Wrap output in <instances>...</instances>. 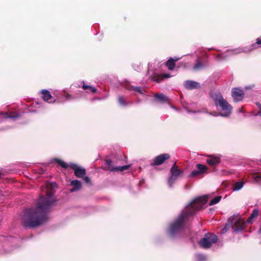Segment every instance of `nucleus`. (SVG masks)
Here are the masks:
<instances>
[{
  "mask_svg": "<svg viewBox=\"0 0 261 261\" xmlns=\"http://www.w3.org/2000/svg\"><path fill=\"white\" fill-rule=\"evenodd\" d=\"M55 192L47 189L46 197L41 196L36 204L35 208L25 210L21 218L22 226L26 228L37 227L48 220L47 214L56 200L51 198Z\"/></svg>",
  "mask_w": 261,
  "mask_h": 261,
  "instance_id": "obj_1",
  "label": "nucleus"
},
{
  "mask_svg": "<svg viewBox=\"0 0 261 261\" xmlns=\"http://www.w3.org/2000/svg\"><path fill=\"white\" fill-rule=\"evenodd\" d=\"M208 197L206 195L195 198L189 205L182 211L179 216H183V220L188 222L190 216L194 215L196 212L202 208L207 202Z\"/></svg>",
  "mask_w": 261,
  "mask_h": 261,
  "instance_id": "obj_2",
  "label": "nucleus"
},
{
  "mask_svg": "<svg viewBox=\"0 0 261 261\" xmlns=\"http://www.w3.org/2000/svg\"><path fill=\"white\" fill-rule=\"evenodd\" d=\"M187 222L183 220V216H178L170 225L168 233L171 237H174L181 231L185 229Z\"/></svg>",
  "mask_w": 261,
  "mask_h": 261,
  "instance_id": "obj_3",
  "label": "nucleus"
},
{
  "mask_svg": "<svg viewBox=\"0 0 261 261\" xmlns=\"http://www.w3.org/2000/svg\"><path fill=\"white\" fill-rule=\"evenodd\" d=\"M217 236L214 233H206L199 241V245L204 249L210 248L213 244L217 242Z\"/></svg>",
  "mask_w": 261,
  "mask_h": 261,
  "instance_id": "obj_4",
  "label": "nucleus"
},
{
  "mask_svg": "<svg viewBox=\"0 0 261 261\" xmlns=\"http://www.w3.org/2000/svg\"><path fill=\"white\" fill-rule=\"evenodd\" d=\"M234 217V219L231 224V227L233 230V231L238 232L240 231L243 230L245 228V222L239 217Z\"/></svg>",
  "mask_w": 261,
  "mask_h": 261,
  "instance_id": "obj_5",
  "label": "nucleus"
},
{
  "mask_svg": "<svg viewBox=\"0 0 261 261\" xmlns=\"http://www.w3.org/2000/svg\"><path fill=\"white\" fill-rule=\"evenodd\" d=\"M218 106L220 107L221 110L223 112L222 113H221L220 115L226 117L230 115L231 112L232 107L225 99L219 103Z\"/></svg>",
  "mask_w": 261,
  "mask_h": 261,
  "instance_id": "obj_6",
  "label": "nucleus"
},
{
  "mask_svg": "<svg viewBox=\"0 0 261 261\" xmlns=\"http://www.w3.org/2000/svg\"><path fill=\"white\" fill-rule=\"evenodd\" d=\"M170 155L168 153H163L156 156L152 160L150 165L152 166H159L163 164L165 161L169 160Z\"/></svg>",
  "mask_w": 261,
  "mask_h": 261,
  "instance_id": "obj_7",
  "label": "nucleus"
},
{
  "mask_svg": "<svg viewBox=\"0 0 261 261\" xmlns=\"http://www.w3.org/2000/svg\"><path fill=\"white\" fill-rule=\"evenodd\" d=\"M231 96L234 101H240L244 97V92L240 88H233L231 90Z\"/></svg>",
  "mask_w": 261,
  "mask_h": 261,
  "instance_id": "obj_8",
  "label": "nucleus"
},
{
  "mask_svg": "<svg viewBox=\"0 0 261 261\" xmlns=\"http://www.w3.org/2000/svg\"><path fill=\"white\" fill-rule=\"evenodd\" d=\"M70 167L74 171V175L78 178H82L86 175V170L77 166L75 164H71Z\"/></svg>",
  "mask_w": 261,
  "mask_h": 261,
  "instance_id": "obj_9",
  "label": "nucleus"
},
{
  "mask_svg": "<svg viewBox=\"0 0 261 261\" xmlns=\"http://www.w3.org/2000/svg\"><path fill=\"white\" fill-rule=\"evenodd\" d=\"M155 101L162 103H168L169 102V98L162 93H155L154 94Z\"/></svg>",
  "mask_w": 261,
  "mask_h": 261,
  "instance_id": "obj_10",
  "label": "nucleus"
},
{
  "mask_svg": "<svg viewBox=\"0 0 261 261\" xmlns=\"http://www.w3.org/2000/svg\"><path fill=\"white\" fill-rule=\"evenodd\" d=\"M185 87L188 90H193L194 89L200 88V84L197 82L193 81H186L185 82Z\"/></svg>",
  "mask_w": 261,
  "mask_h": 261,
  "instance_id": "obj_11",
  "label": "nucleus"
},
{
  "mask_svg": "<svg viewBox=\"0 0 261 261\" xmlns=\"http://www.w3.org/2000/svg\"><path fill=\"white\" fill-rule=\"evenodd\" d=\"M179 60V58H170L166 62L165 65L169 70H173L175 68L176 62Z\"/></svg>",
  "mask_w": 261,
  "mask_h": 261,
  "instance_id": "obj_12",
  "label": "nucleus"
},
{
  "mask_svg": "<svg viewBox=\"0 0 261 261\" xmlns=\"http://www.w3.org/2000/svg\"><path fill=\"white\" fill-rule=\"evenodd\" d=\"M220 162V159L219 157L214 155H209L206 159V163L211 166H216Z\"/></svg>",
  "mask_w": 261,
  "mask_h": 261,
  "instance_id": "obj_13",
  "label": "nucleus"
},
{
  "mask_svg": "<svg viewBox=\"0 0 261 261\" xmlns=\"http://www.w3.org/2000/svg\"><path fill=\"white\" fill-rule=\"evenodd\" d=\"M183 171L178 169L175 163L170 169L171 175L176 178L182 173Z\"/></svg>",
  "mask_w": 261,
  "mask_h": 261,
  "instance_id": "obj_14",
  "label": "nucleus"
},
{
  "mask_svg": "<svg viewBox=\"0 0 261 261\" xmlns=\"http://www.w3.org/2000/svg\"><path fill=\"white\" fill-rule=\"evenodd\" d=\"M212 97L217 107L218 106L219 103L224 100L222 95L220 92L214 93Z\"/></svg>",
  "mask_w": 261,
  "mask_h": 261,
  "instance_id": "obj_15",
  "label": "nucleus"
},
{
  "mask_svg": "<svg viewBox=\"0 0 261 261\" xmlns=\"http://www.w3.org/2000/svg\"><path fill=\"white\" fill-rule=\"evenodd\" d=\"M70 185L73 186V187L70 190L71 192H73L76 190H80L81 187V183L79 180H74L71 181Z\"/></svg>",
  "mask_w": 261,
  "mask_h": 261,
  "instance_id": "obj_16",
  "label": "nucleus"
},
{
  "mask_svg": "<svg viewBox=\"0 0 261 261\" xmlns=\"http://www.w3.org/2000/svg\"><path fill=\"white\" fill-rule=\"evenodd\" d=\"M234 219V217H230L228 219L227 222L225 223L224 227L221 229V233H224L227 231L228 229L231 227V224Z\"/></svg>",
  "mask_w": 261,
  "mask_h": 261,
  "instance_id": "obj_17",
  "label": "nucleus"
},
{
  "mask_svg": "<svg viewBox=\"0 0 261 261\" xmlns=\"http://www.w3.org/2000/svg\"><path fill=\"white\" fill-rule=\"evenodd\" d=\"M204 68V65L202 63L201 60L200 58H198L196 60V63L193 66V69L195 71H198Z\"/></svg>",
  "mask_w": 261,
  "mask_h": 261,
  "instance_id": "obj_18",
  "label": "nucleus"
},
{
  "mask_svg": "<svg viewBox=\"0 0 261 261\" xmlns=\"http://www.w3.org/2000/svg\"><path fill=\"white\" fill-rule=\"evenodd\" d=\"M41 93L42 95L41 97L44 101H48L52 97L50 92L47 90H42Z\"/></svg>",
  "mask_w": 261,
  "mask_h": 261,
  "instance_id": "obj_19",
  "label": "nucleus"
},
{
  "mask_svg": "<svg viewBox=\"0 0 261 261\" xmlns=\"http://www.w3.org/2000/svg\"><path fill=\"white\" fill-rule=\"evenodd\" d=\"M106 164L108 166V170L110 171H117L118 167H114L113 166V162L111 159H108L106 160Z\"/></svg>",
  "mask_w": 261,
  "mask_h": 261,
  "instance_id": "obj_20",
  "label": "nucleus"
},
{
  "mask_svg": "<svg viewBox=\"0 0 261 261\" xmlns=\"http://www.w3.org/2000/svg\"><path fill=\"white\" fill-rule=\"evenodd\" d=\"M259 214V212L257 210L255 209L253 211L252 214L249 217V218L247 219L246 222L250 223L252 222V221L253 219L256 218Z\"/></svg>",
  "mask_w": 261,
  "mask_h": 261,
  "instance_id": "obj_21",
  "label": "nucleus"
},
{
  "mask_svg": "<svg viewBox=\"0 0 261 261\" xmlns=\"http://www.w3.org/2000/svg\"><path fill=\"white\" fill-rule=\"evenodd\" d=\"M196 167L201 174L206 173L208 169L207 166L201 164H197Z\"/></svg>",
  "mask_w": 261,
  "mask_h": 261,
  "instance_id": "obj_22",
  "label": "nucleus"
},
{
  "mask_svg": "<svg viewBox=\"0 0 261 261\" xmlns=\"http://www.w3.org/2000/svg\"><path fill=\"white\" fill-rule=\"evenodd\" d=\"M53 161L59 164L63 168L67 169L69 167V166L66 163H65L63 161L60 159L55 158L54 159Z\"/></svg>",
  "mask_w": 261,
  "mask_h": 261,
  "instance_id": "obj_23",
  "label": "nucleus"
},
{
  "mask_svg": "<svg viewBox=\"0 0 261 261\" xmlns=\"http://www.w3.org/2000/svg\"><path fill=\"white\" fill-rule=\"evenodd\" d=\"M244 185L243 181H237L233 184L232 189L233 191H238L242 188Z\"/></svg>",
  "mask_w": 261,
  "mask_h": 261,
  "instance_id": "obj_24",
  "label": "nucleus"
},
{
  "mask_svg": "<svg viewBox=\"0 0 261 261\" xmlns=\"http://www.w3.org/2000/svg\"><path fill=\"white\" fill-rule=\"evenodd\" d=\"M83 83H84L83 82ZM82 88L85 90H89L92 93H95L97 92V89L96 88L89 85H86L85 84H83Z\"/></svg>",
  "mask_w": 261,
  "mask_h": 261,
  "instance_id": "obj_25",
  "label": "nucleus"
},
{
  "mask_svg": "<svg viewBox=\"0 0 261 261\" xmlns=\"http://www.w3.org/2000/svg\"><path fill=\"white\" fill-rule=\"evenodd\" d=\"M222 197L221 196H217L213 198L209 203L210 206L215 204L218 203L221 199Z\"/></svg>",
  "mask_w": 261,
  "mask_h": 261,
  "instance_id": "obj_26",
  "label": "nucleus"
},
{
  "mask_svg": "<svg viewBox=\"0 0 261 261\" xmlns=\"http://www.w3.org/2000/svg\"><path fill=\"white\" fill-rule=\"evenodd\" d=\"M170 77L169 74H166V73H164V74H163L162 75V76H161V77H160V76H158V77H157L156 78H155V80L157 82L159 83V82H160L161 81V80H162L163 78H164V77L167 78V77Z\"/></svg>",
  "mask_w": 261,
  "mask_h": 261,
  "instance_id": "obj_27",
  "label": "nucleus"
},
{
  "mask_svg": "<svg viewBox=\"0 0 261 261\" xmlns=\"http://www.w3.org/2000/svg\"><path fill=\"white\" fill-rule=\"evenodd\" d=\"M252 177L254 180L256 182H259L261 181V175L258 174L257 173H254L252 175Z\"/></svg>",
  "mask_w": 261,
  "mask_h": 261,
  "instance_id": "obj_28",
  "label": "nucleus"
},
{
  "mask_svg": "<svg viewBox=\"0 0 261 261\" xmlns=\"http://www.w3.org/2000/svg\"><path fill=\"white\" fill-rule=\"evenodd\" d=\"M200 173L198 170H193L190 175H189V177H193L196 176H198L200 175Z\"/></svg>",
  "mask_w": 261,
  "mask_h": 261,
  "instance_id": "obj_29",
  "label": "nucleus"
},
{
  "mask_svg": "<svg viewBox=\"0 0 261 261\" xmlns=\"http://www.w3.org/2000/svg\"><path fill=\"white\" fill-rule=\"evenodd\" d=\"M2 114L5 116L6 118H16L18 117L17 115H10L7 113H1Z\"/></svg>",
  "mask_w": 261,
  "mask_h": 261,
  "instance_id": "obj_30",
  "label": "nucleus"
},
{
  "mask_svg": "<svg viewBox=\"0 0 261 261\" xmlns=\"http://www.w3.org/2000/svg\"><path fill=\"white\" fill-rule=\"evenodd\" d=\"M176 178H175L174 177L171 175V176L168 179V185L170 187H172V185L173 184L174 181Z\"/></svg>",
  "mask_w": 261,
  "mask_h": 261,
  "instance_id": "obj_31",
  "label": "nucleus"
},
{
  "mask_svg": "<svg viewBox=\"0 0 261 261\" xmlns=\"http://www.w3.org/2000/svg\"><path fill=\"white\" fill-rule=\"evenodd\" d=\"M130 167V165H124L121 167H118L117 171H123L125 170L128 169Z\"/></svg>",
  "mask_w": 261,
  "mask_h": 261,
  "instance_id": "obj_32",
  "label": "nucleus"
},
{
  "mask_svg": "<svg viewBox=\"0 0 261 261\" xmlns=\"http://www.w3.org/2000/svg\"><path fill=\"white\" fill-rule=\"evenodd\" d=\"M118 101L120 104H121L122 106H126V103L123 97H119L118 98Z\"/></svg>",
  "mask_w": 261,
  "mask_h": 261,
  "instance_id": "obj_33",
  "label": "nucleus"
},
{
  "mask_svg": "<svg viewBox=\"0 0 261 261\" xmlns=\"http://www.w3.org/2000/svg\"><path fill=\"white\" fill-rule=\"evenodd\" d=\"M133 90L139 93H142V90L141 89V88L139 87H134L133 88Z\"/></svg>",
  "mask_w": 261,
  "mask_h": 261,
  "instance_id": "obj_34",
  "label": "nucleus"
},
{
  "mask_svg": "<svg viewBox=\"0 0 261 261\" xmlns=\"http://www.w3.org/2000/svg\"><path fill=\"white\" fill-rule=\"evenodd\" d=\"M84 180L87 184H90V182H91V180H90V178L88 177V176H86L84 178Z\"/></svg>",
  "mask_w": 261,
  "mask_h": 261,
  "instance_id": "obj_35",
  "label": "nucleus"
},
{
  "mask_svg": "<svg viewBox=\"0 0 261 261\" xmlns=\"http://www.w3.org/2000/svg\"><path fill=\"white\" fill-rule=\"evenodd\" d=\"M215 60L217 61H220L221 60H223V58H222V57L221 56V55H218L217 56H216L215 57Z\"/></svg>",
  "mask_w": 261,
  "mask_h": 261,
  "instance_id": "obj_36",
  "label": "nucleus"
},
{
  "mask_svg": "<svg viewBox=\"0 0 261 261\" xmlns=\"http://www.w3.org/2000/svg\"><path fill=\"white\" fill-rule=\"evenodd\" d=\"M256 44L260 45L261 44V37H258L256 40Z\"/></svg>",
  "mask_w": 261,
  "mask_h": 261,
  "instance_id": "obj_37",
  "label": "nucleus"
},
{
  "mask_svg": "<svg viewBox=\"0 0 261 261\" xmlns=\"http://www.w3.org/2000/svg\"><path fill=\"white\" fill-rule=\"evenodd\" d=\"M65 97L67 99H69L71 98V95L69 94H67L65 96Z\"/></svg>",
  "mask_w": 261,
  "mask_h": 261,
  "instance_id": "obj_38",
  "label": "nucleus"
},
{
  "mask_svg": "<svg viewBox=\"0 0 261 261\" xmlns=\"http://www.w3.org/2000/svg\"><path fill=\"white\" fill-rule=\"evenodd\" d=\"M145 182V180L144 179H142L140 182H139V185H142V184H144Z\"/></svg>",
  "mask_w": 261,
  "mask_h": 261,
  "instance_id": "obj_39",
  "label": "nucleus"
},
{
  "mask_svg": "<svg viewBox=\"0 0 261 261\" xmlns=\"http://www.w3.org/2000/svg\"><path fill=\"white\" fill-rule=\"evenodd\" d=\"M52 185H54L55 186H56V185H57L56 183L53 184Z\"/></svg>",
  "mask_w": 261,
  "mask_h": 261,
  "instance_id": "obj_40",
  "label": "nucleus"
},
{
  "mask_svg": "<svg viewBox=\"0 0 261 261\" xmlns=\"http://www.w3.org/2000/svg\"><path fill=\"white\" fill-rule=\"evenodd\" d=\"M2 175V173L0 172V176Z\"/></svg>",
  "mask_w": 261,
  "mask_h": 261,
  "instance_id": "obj_41",
  "label": "nucleus"
},
{
  "mask_svg": "<svg viewBox=\"0 0 261 261\" xmlns=\"http://www.w3.org/2000/svg\"><path fill=\"white\" fill-rule=\"evenodd\" d=\"M260 114H261V108L260 109Z\"/></svg>",
  "mask_w": 261,
  "mask_h": 261,
  "instance_id": "obj_42",
  "label": "nucleus"
}]
</instances>
